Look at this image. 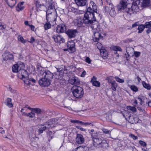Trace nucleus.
<instances>
[{"instance_id": "obj_1", "label": "nucleus", "mask_w": 151, "mask_h": 151, "mask_svg": "<svg viewBox=\"0 0 151 151\" xmlns=\"http://www.w3.org/2000/svg\"><path fill=\"white\" fill-rule=\"evenodd\" d=\"M98 14L97 6L93 1L90 2L89 6L87 8V11L84 14L83 23L86 24H90L96 21L95 16Z\"/></svg>"}, {"instance_id": "obj_2", "label": "nucleus", "mask_w": 151, "mask_h": 151, "mask_svg": "<svg viewBox=\"0 0 151 151\" xmlns=\"http://www.w3.org/2000/svg\"><path fill=\"white\" fill-rule=\"evenodd\" d=\"M129 0H122V1L120 3V5L118 6V10L125 9V12L130 14L131 13H129V12L133 9L134 6H136L135 8H139V7H140V6H139L140 1L136 0L131 4L129 3Z\"/></svg>"}, {"instance_id": "obj_3", "label": "nucleus", "mask_w": 151, "mask_h": 151, "mask_svg": "<svg viewBox=\"0 0 151 151\" xmlns=\"http://www.w3.org/2000/svg\"><path fill=\"white\" fill-rule=\"evenodd\" d=\"M93 141V145L96 147H101L103 149L109 147V145L106 140L102 139L97 137H95L93 134H91Z\"/></svg>"}, {"instance_id": "obj_4", "label": "nucleus", "mask_w": 151, "mask_h": 151, "mask_svg": "<svg viewBox=\"0 0 151 151\" xmlns=\"http://www.w3.org/2000/svg\"><path fill=\"white\" fill-rule=\"evenodd\" d=\"M91 27L93 30V37L95 41L97 42L99 39L103 38L101 35L102 30L99 27L98 23L91 25Z\"/></svg>"}, {"instance_id": "obj_5", "label": "nucleus", "mask_w": 151, "mask_h": 151, "mask_svg": "<svg viewBox=\"0 0 151 151\" xmlns=\"http://www.w3.org/2000/svg\"><path fill=\"white\" fill-rule=\"evenodd\" d=\"M72 91L74 96L77 98L82 97L84 94L83 88L76 85L72 87Z\"/></svg>"}, {"instance_id": "obj_6", "label": "nucleus", "mask_w": 151, "mask_h": 151, "mask_svg": "<svg viewBox=\"0 0 151 151\" xmlns=\"http://www.w3.org/2000/svg\"><path fill=\"white\" fill-rule=\"evenodd\" d=\"M57 17V14L56 12H54V14H48L47 15H46L47 22H51L52 25H54L56 24L55 21Z\"/></svg>"}, {"instance_id": "obj_7", "label": "nucleus", "mask_w": 151, "mask_h": 151, "mask_svg": "<svg viewBox=\"0 0 151 151\" xmlns=\"http://www.w3.org/2000/svg\"><path fill=\"white\" fill-rule=\"evenodd\" d=\"M24 63L21 62H19L17 64H14L12 67V71L14 73L19 72V70L21 68H24Z\"/></svg>"}, {"instance_id": "obj_8", "label": "nucleus", "mask_w": 151, "mask_h": 151, "mask_svg": "<svg viewBox=\"0 0 151 151\" xmlns=\"http://www.w3.org/2000/svg\"><path fill=\"white\" fill-rule=\"evenodd\" d=\"M40 74L42 75V77L47 79L49 81L51 82V80L53 78V74L49 71H42L40 72Z\"/></svg>"}, {"instance_id": "obj_9", "label": "nucleus", "mask_w": 151, "mask_h": 151, "mask_svg": "<svg viewBox=\"0 0 151 151\" xmlns=\"http://www.w3.org/2000/svg\"><path fill=\"white\" fill-rule=\"evenodd\" d=\"M57 120L55 119H52L49 120L46 124L45 126H46L47 128H53L56 126L58 124Z\"/></svg>"}, {"instance_id": "obj_10", "label": "nucleus", "mask_w": 151, "mask_h": 151, "mask_svg": "<svg viewBox=\"0 0 151 151\" xmlns=\"http://www.w3.org/2000/svg\"><path fill=\"white\" fill-rule=\"evenodd\" d=\"M52 38L55 42L58 43H63L65 41L63 37L60 35H53L52 36Z\"/></svg>"}, {"instance_id": "obj_11", "label": "nucleus", "mask_w": 151, "mask_h": 151, "mask_svg": "<svg viewBox=\"0 0 151 151\" xmlns=\"http://www.w3.org/2000/svg\"><path fill=\"white\" fill-rule=\"evenodd\" d=\"M50 83V81L44 77L41 78L39 81V85L42 87L48 86Z\"/></svg>"}, {"instance_id": "obj_12", "label": "nucleus", "mask_w": 151, "mask_h": 151, "mask_svg": "<svg viewBox=\"0 0 151 151\" xmlns=\"http://www.w3.org/2000/svg\"><path fill=\"white\" fill-rule=\"evenodd\" d=\"M75 43L73 41H69L68 42L67 47L70 52L73 53L75 51Z\"/></svg>"}, {"instance_id": "obj_13", "label": "nucleus", "mask_w": 151, "mask_h": 151, "mask_svg": "<svg viewBox=\"0 0 151 151\" xmlns=\"http://www.w3.org/2000/svg\"><path fill=\"white\" fill-rule=\"evenodd\" d=\"M19 77L22 76L21 79L24 78H28V74L27 71L24 69V68H21L20 70H19L18 74Z\"/></svg>"}, {"instance_id": "obj_14", "label": "nucleus", "mask_w": 151, "mask_h": 151, "mask_svg": "<svg viewBox=\"0 0 151 151\" xmlns=\"http://www.w3.org/2000/svg\"><path fill=\"white\" fill-rule=\"evenodd\" d=\"M66 27L64 24H60L56 27V32L58 33H63L66 30Z\"/></svg>"}, {"instance_id": "obj_15", "label": "nucleus", "mask_w": 151, "mask_h": 151, "mask_svg": "<svg viewBox=\"0 0 151 151\" xmlns=\"http://www.w3.org/2000/svg\"><path fill=\"white\" fill-rule=\"evenodd\" d=\"M76 143L79 144H81L84 142V139L83 136L81 134H77L76 139Z\"/></svg>"}, {"instance_id": "obj_16", "label": "nucleus", "mask_w": 151, "mask_h": 151, "mask_svg": "<svg viewBox=\"0 0 151 151\" xmlns=\"http://www.w3.org/2000/svg\"><path fill=\"white\" fill-rule=\"evenodd\" d=\"M106 9L108 11L110 10L109 14L112 17H114L116 15V12L112 4H109V6H106Z\"/></svg>"}, {"instance_id": "obj_17", "label": "nucleus", "mask_w": 151, "mask_h": 151, "mask_svg": "<svg viewBox=\"0 0 151 151\" xmlns=\"http://www.w3.org/2000/svg\"><path fill=\"white\" fill-rule=\"evenodd\" d=\"M69 83L72 85H78L80 82V79L77 77H72L69 80Z\"/></svg>"}, {"instance_id": "obj_18", "label": "nucleus", "mask_w": 151, "mask_h": 151, "mask_svg": "<svg viewBox=\"0 0 151 151\" xmlns=\"http://www.w3.org/2000/svg\"><path fill=\"white\" fill-rule=\"evenodd\" d=\"M77 32L76 30L69 29L66 31V33L69 37L72 38L75 37Z\"/></svg>"}, {"instance_id": "obj_19", "label": "nucleus", "mask_w": 151, "mask_h": 151, "mask_svg": "<svg viewBox=\"0 0 151 151\" xmlns=\"http://www.w3.org/2000/svg\"><path fill=\"white\" fill-rule=\"evenodd\" d=\"M75 2L77 5L79 6H83L86 5V0H75Z\"/></svg>"}, {"instance_id": "obj_20", "label": "nucleus", "mask_w": 151, "mask_h": 151, "mask_svg": "<svg viewBox=\"0 0 151 151\" xmlns=\"http://www.w3.org/2000/svg\"><path fill=\"white\" fill-rule=\"evenodd\" d=\"M36 5L37 8L40 11H42L45 7V5L43 4H41L38 1H36Z\"/></svg>"}, {"instance_id": "obj_21", "label": "nucleus", "mask_w": 151, "mask_h": 151, "mask_svg": "<svg viewBox=\"0 0 151 151\" xmlns=\"http://www.w3.org/2000/svg\"><path fill=\"white\" fill-rule=\"evenodd\" d=\"M150 4V0H143L140 6L143 8L148 6Z\"/></svg>"}, {"instance_id": "obj_22", "label": "nucleus", "mask_w": 151, "mask_h": 151, "mask_svg": "<svg viewBox=\"0 0 151 151\" xmlns=\"http://www.w3.org/2000/svg\"><path fill=\"white\" fill-rule=\"evenodd\" d=\"M24 3L23 2H21L20 3H19L16 7V10L18 12L24 9V6L23 5Z\"/></svg>"}, {"instance_id": "obj_23", "label": "nucleus", "mask_w": 151, "mask_h": 151, "mask_svg": "<svg viewBox=\"0 0 151 151\" xmlns=\"http://www.w3.org/2000/svg\"><path fill=\"white\" fill-rule=\"evenodd\" d=\"M111 49L112 50L115 51L116 52H115L114 53L116 54L117 53V51H119L120 52L122 51V49L121 47L117 46H111Z\"/></svg>"}, {"instance_id": "obj_24", "label": "nucleus", "mask_w": 151, "mask_h": 151, "mask_svg": "<svg viewBox=\"0 0 151 151\" xmlns=\"http://www.w3.org/2000/svg\"><path fill=\"white\" fill-rule=\"evenodd\" d=\"M91 82L92 83L93 85L97 87H99L100 86V83L98 81H94L93 79H92Z\"/></svg>"}, {"instance_id": "obj_25", "label": "nucleus", "mask_w": 151, "mask_h": 151, "mask_svg": "<svg viewBox=\"0 0 151 151\" xmlns=\"http://www.w3.org/2000/svg\"><path fill=\"white\" fill-rule=\"evenodd\" d=\"M111 84V88L114 91H116V88L117 86V83L115 81H113L112 82H110Z\"/></svg>"}, {"instance_id": "obj_26", "label": "nucleus", "mask_w": 151, "mask_h": 151, "mask_svg": "<svg viewBox=\"0 0 151 151\" xmlns=\"http://www.w3.org/2000/svg\"><path fill=\"white\" fill-rule=\"evenodd\" d=\"M101 55L103 57L106 58L108 56L107 51L104 49H102L100 50Z\"/></svg>"}, {"instance_id": "obj_27", "label": "nucleus", "mask_w": 151, "mask_h": 151, "mask_svg": "<svg viewBox=\"0 0 151 151\" xmlns=\"http://www.w3.org/2000/svg\"><path fill=\"white\" fill-rule=\"evenodd\" d=\"M126 50V52L129 56L130 55L131 52H132L134 50V48L130 47H127Z\"/></svg>"}, {"instance_id": "obj_28", "label": "nucleus", "mask_w": 151, "mask_h": 151, "mask_svg": "<svg viewBox=\"0 0 151 151\" xmlns=\"http://www.w3.org/2000/svg\"><path fill=\"white\" fill-rule=\"evenodd\" d=\"M138 99L140 102V104L142 105L144 102V101L146 100V98L143 96H140L138 97Z\"/></svg>"}, {"instance_id": "obj_29", "label": "nucleus", "mask_w": 151, "mask_h": 151, "mask_svg": "<svg viewBox=\"0 0 151 151\" xmlns=\"http://www.w3.org/2000/svg\"><path fill=\"white\" fill-rule=\"evenodd\" d=\"M86 148L87 147L86 146L83 147L80 146L73 150L72 151H84Z\"/></svg>"}, {"instance_id": "obj_30", "label": "nucleus", "mask_w": 151, "mask_h": 151, "mask_svg": "<svg viewBox=\"0 0 151 151\" xmlns=\"http://www.w3.org/2000/svg\"><path fill=\"white\" fill-rule=\"evenodd\" d=\"M9 52H5L2 55L3 59L4 60H6L9 59Z\"/></svg>"}, {"instance_id": "obj_31", "label": "nucleus", "mask_w": 151, "mask_h": 151, "mask_svg": "<svg viewBox=\"0 0 151 151\" xmlns=\"http://www.w3.org/2000/svg\"><path fill=\"white\" fill-rule=\"evenodd\" d=\"M50 22H46L44 24V29L45 30H47L51 28V25Z\"/></svg>"}, {"instance_id": "obj_32", "label": "nucleus", "mask_w": 151, "mask_h": 151, "mask_svg": "<svg viewBox=\"0 0 151 151\" xmlns=\"http://www.w3.org/2000/svg\"><path fill=\"white\" fill-rule=\"evenodd\" d=\"M142 84L143 87L145 88L148 90H150L151 89V86L148 83H147L143 81Z\"/></svg>"}, {"instance_id": "obj_33", "label": "nucleus", "mask_w": 151, "mask_h": 151, "mask_svg": "<svg viewBox=\"0 0 151 151\" xmlns=\"http://www.w3.org/2000/svg\"><path fill=\"white\" fill-rule=\"evenodd\" d=\"M127 109L128 110H130L133 112H135L137 110L135 107L128 106H127Z\"/></svg>"}, {"instance_id": "obj_34", "label": "nucleus", "mask_w": 151, "mask_h": 151, "mask_svg": "<svg viewBox=\"0 0 151 151\" xmlns=\"http://www.w3.org/2000/svg\"><path fill=\"white\" fill-rule=\"evenodd\" d=\"M139 111V115H145L144 114L145 113V110L143 108L139 107H137Z\"/></svg>"}, {"instance_id": "obj_35", "label": "nucleus", "mask_w": 151, "mask_h": 151, "mask_svg": "<svg viewBox=\"0 0 151 151\" xmlns=\"http://www.w3.org/2000/svg\"><path fill=\"white\" fill-rule=\"evenodd\" d=\"M122 115L126 119H128V116H130L129 114V112L128 111H124L122 112Z\"/></svg>"}, {"instance_id": "obj_36", "label": "nucleus", "mask_w": 151, "mask_h": 151, "mask_svg": "<svg viewBox=\"0 0 151 151\" xmlns=\"http://www.w3.org/2000/svg\"><path fill=\"white\" fill-rule=\"evenodd\" d=\"M144 25H139L138 28V29L139 30L138 33H141L143 30L145 28Z\"/></svg>"}, {"instance_id": "obj_37", "label": "nucleus", "mask_w": 151, "mask_h": 151, "mask_svg": "<svg viewBox=\"0 0 151 151\" xmlns=\"http://www.w3.org/2000/svg\"><path fill=\"white\" fill-rule=\"evenodd\" d=\"M22 79L23 81L25 84L28 85L30 84V78H29L28 77V78H24Z\"/></svg>"}, {"instance_id": "obj_38", "label": "nucleus", "mask_w": 151, "mask_h": 151, "mask_svg": "<svg viewBox=\"0 0 151 151\" xmlns=\"http://www.w3.org/2000/svg\"><path fill=\"white\" fill-rule=\"evenodd\" d=\"M63 67L64 65H58L55 67L58 71L59 72L62 71L63 70Z\"/></svg>"}, {"instance_id": "obj_39", "label": "nucleus", "mask_w": 151, "mask_h": 151, "mask_svg": "<svg viewBox=\"0 0 151 151\" xmlns=\"http://www.w3.org/2000/svg\"><path fill=\"white\" fill-rule=\"evenodd\" d=\"M17 3L16 0H10V7L13 8Z\"/></svg>"}, {"instance_id": "obj_40", "label": "nucleus", "mask_w": 151, "mask_h": 151, "mask_svg": "<svg viewBox=\"0 0 151 151\" xmlns=\"http://www.w3.org/2000/svg\"><path fill=\"white\" fill-rule=\"evenodd\" d=\"M18 39L19 41L23 43H24L26 42V41L24 40L23 37L21 35H19L18 36Z\"/></svg>"}, {"instance_id": "obj_41", "label": "nucleus", "mask_w": 151, "mask_h": 151, "mask_svg": "<svg viewBox=\"0 0 151 151\" xmlns=\"http://www.w3.org/2000/svg\"><path fill=\"white\" fill-rule=\"evenodd\" d=\"M32 111L34 113L37 114H39L41 113V109L38 108H33L32 109Z\"/></svg>"}, {"instance_id": "obj_42", "label": "nucleus", "mask_w": 151, "mask_h": 151, "mask_svg": "<svg viewBox=\"0 0 151 151\" xmlns=\"http://www.w3.org/2000/svg\"><path fill=\"white\" fill-rule=\"evenodd\" d=\"M130 89L134 91L135 92H137L138 90V89L137 86L135 85H132L130 87Z\"/></svg>"}, {"instance_id": "obj_43", "label": "nucleus", "mask_w": 151, "mask_h": 151, "mask_svg": "<svg viewBox=\"0 0 151 151\" xmlns=\"http://www.w3.org/2000/svg\"><path fill=\"white\" fill-rule=\"evenodd\" d=\"M134 116H128V118L127 120H128L129 122L130 123H132V122H134Z\"/></svg>"}, {"instance_id": "obj_44", "label": "nucleus", "mask_w": 151, "mask_h": 151, "mask_svg": "<svg viewBox=\"0 0 151 151\" xmlns=\"http://www.w3.org/2000/svg\"><path fill=\"white\" fill-rule=\"evenodd\" d=\"M47 128V127L46 126L40 128L38 130L39 134L42 133L43 131L45 130Z\"/></svg>"}, {"instance_id": "obj_45", "label": "nucleus", "mask_w": 151, "mask_h": 151, "mask_svg": "<svg viewBox=\"0 0 151 151\" xmlns=\"http://www.w3.org/2000/svg\"><path fill=\"white\" fill-rule=\"evenodd\" d=\"M114 78L116 79V81L120 83H123L124 82V80L120 78L117 76L115 77Z\"/></svg>"}, {"instance_id": "obj_46", "label": "nucleus", "mask_w": 151, "mask_h": 151, "mask_svg": "<svg viewBox=\"0 0 151 151\" xmlns=\"http://www.w3.org/2000/svg\"><path fill=\"white\" fill-rule=\"evenodd\" d=\"M144 26L145 27L149 28L151 27V21L145 23Z\"/></svg>"}, {"instance_id": "obj_47", "label": "nucleus", "mask_w": 151, "mask_h": 151, "mask_svg": "<svg viewBox=\"0 0 151 151\" xmlns=\"http://www.w3.org/2000/svg\"><path fill=\"white\" fill-rule=\"evenodd\" d=\"M102 130L104 134H110V132L107 129L103 128L102 129Z\"/></svg>"}, {"instance_id": "obj_48", "label": "nucleus", "mask_w": 151, "mask_h": 151, "mask_svg": "<svg viewBox=\"0 0 151 151\" xmlns=\"http://www.w3.org/2000/svg\"><path fill=\"white\" fill-rule=\"evenodd\" d=\"M139 143L140 145L143 147H146L147 146V144L146 143L140 140L139 141Z\"/></svg>"}, {"instance_id": "obj_49", "label": "nucleus", "mask_w": 151, "mask_h": 151, "mask_svg": "<svg viewBox=\"0 0 151 151\" xmlns=\"http://www.w3.org/2000/svg\"><path fill=\"white\" fill-rule=\"evenodd\" d=\"M141 53L139 52L134 51V55L136 58L138 57L140 55Z\"/></svg>"}, {"instance_id": "obj_50", "label": "nucleus", "mask_w": 151, "mask_h": 151, "mask_svg": "<svg viewBox=\"0 0 151 151\" xmlns=\"http://www.w3.org/2000/svg\"><path fill=\"white\" fill-rule=\"evenodd\" d=\"M54 12H56L55 10L54 11H52L51 10H47L46 12V15L48 14H54Z\"/></svg>"}, {"instance_id": "obj_51", "label": "nucleus", "mask_w": 151, "mask_h": 151, "mask_svg": "<svg viewBox=\"0 0 151 151\" xmlns=\"http://www.w3.org/2000/svg\"><path fill=\"white\" fill-rule=\"evenodd\" d=\"M47 10H51L52 11H54L55 10L54 6L52 5H50L48 7Z\"/></svg>"}, {"instance_id": "obj_52", "label": "nucleus", "mask_w": 151, "mask_h": 151, "mask_svg": "<svg viewBox=\"0 0 151 151\" xmlns=\"http://www.w3.org/2000/svg\"><path fill=\"white\" fill-rule=\"evenodd\" d=\"M35 116V114L32 111V112L30 113H29L28 114H27V116H29L30 118H33Z\"/></svg>"}, {"instance_id": "obj_53", "label": "nucleus", "mask_w": 151, "mask_h": 151, "mask_svg": "<svg viewBox=\"0 0 151 151\" xmlns=\"http://www.w3.org/2000/svg\"><path fill=\"white\" fill-rule=\"evenodd\" d=\"M81 125H83L85 126H88V125H92V124L91 123L89 122H81Z\"/></svg>"}, {"instance_id": "obj_54", "label": "nucleus", "mask_w": 151, "mask_h": 151, "mask_svg": "<svg viewBox=\"0 0 151 151\" xmlns=\"http://www.w3.org/2000/svg\"><path fill=\"white\" fill-rule=\"evenodd\" d=\"M97 46L98 48L100 50L102 49L103 45L101 43H98L97 44Z\"/></svg>"}, {"instance_id": "obj_55", "label": "nucleus", "mask_w": 151, "mask_h": 151, "mask_svg": "<svg viewBox=\"0 0 151 151\" xmlns=\"http://www.w3.org/2000/svg\"><path fill=\"white\" fill-rule=\"evenodd\" d=\"M129 136L132 138L134 140L137 139L138 138V137L137 136H135L132 134H129Z\"/></svg>"}, {"instance_id": "obj_56", "label": "nucleus", "mask_w": 151, "mask_h": 151, "mask_svg": "<svg viewBox=\"0 0 151 151\" xmlns=\"http://www.w3.org/2000/svg\"><path fill=\"white\" fill-rule=\"evenodd\" d=\"M6 26L5 24H0V30H4L6 28Z\"/></svg>"}, {"instance_id": "obj_57", "label": "nucleus", "mask_w": 151, "mask_h": 151, "mask_svg": "<svg viewBox=\"0 0 151 151\" xmlns=\"http://www.w3.org/2000/svg\"><path fill=\"white\" fill-rule=\"evenodd\" d=\"M9 136L8 131H7V134H4L3 135V137L6 138V140H7L9 139Z\"/></svg>"}, {"instance_id": "obj_58", "label": "nucleus", "mask_w": 151, "mask_h": 151, "mask_svg": "<svg viewBox=\"0 0 151 151\" xmlns=\"http://www.w3.org/2000/svg\"><path fill=\"white\" fill-rule=\"evenodd\" d=\"M71 122L73 123H79L80 124H81V121H80L77 120H71L70 121Z\"/></svg>"}, {"instance_id": "obj_59", "label": "nucleus", "mask_w": 151, "mask_h": 151, "mask_svg": "<svg viewBox=\"0 0 151 151\" xmlns=\"http://www.w3.org/2000/svg\"><path fill=\"white\" fill-rule=\"evenodd\" d=\"M4 103L7 106H9V98H7L5 102H4Z\"/></svg>"}, {"instance_id": "obj_60", "label": "nucleus", "mask_w": 151, "mask_h": 151, "mask_svg": "<svg viewBox=\"0 0 151 151\" xmlns=\"http://www.w3.org/2000/svg\"><path fill=\"white\" fill-rule=\"evenodd\" d=\"M52 132L51 131H49L48 132V136L49 137H50L51 139H52L53 138V136H52Z\"/></svg>"}, {"instance_id": "obj_61", "label": "nucleus", "mask_w": 151, "mask_h": 151, "mask_svg": "<svg viewBox=\"0 0 151 151\" xmlns=\"http://www.w3.org/2000/svg\"><path fill=\"white\" fill-rule=\"evenodd\" d=\"M133 104L134 105V107H137V101L136 100H135L133 102Z\"/></svg>"}, {"instance_id": "obj_62", "label": "nucleus", "mask_w": 151, "mask_h": 151, "mask_svg": "<svg viewBox=\"0 0 151 151\" xmlns=\"http://www.w3.org/2000/svg\"><path fill=\"white\" fill-rule=\"evenodd\" d=\"M86 62L88 63H90L91 60L88 57H86L85 59Z\"/></svg>"}, {"instance_id": "obj_63", "label": "nucleus", "mask_w": 151, "mask_h": 151, "mask_svg": "<svg viewBox=\"0 0 151 151\" xmlns=\"http://www.w3.org/2000/svg\"><path fill=\"white\" fill-rule=\"evenodd\" d=\"M35 40L34 38L33 37H32L30 39V41H29V42L31 43H33L34 42H35Z\"/></svg>"}, {"instance_id": "obj_64", "label": "nucleus", "mask_w": 151, "mask_h": 151, "mask_svg": "<svg viewBox=\"0 0 151 151\" xmlns=\"http://www.w3.org/2000/svg\"><path fill=\"white\" fill-rule=\"evenodd\" d=\"M70 9H71V11L74 13L76 12L77 11V9L74 7H71Z\"/></svg>"}]
</instances>
